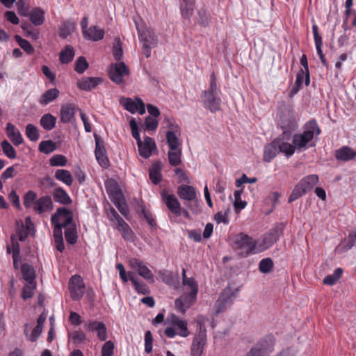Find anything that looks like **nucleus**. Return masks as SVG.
I'll return each instance as SVG.
<instances>
[{
    "label": "nucleus",
    "mask_w": 356,
    "mask_h": 356,
    "mask_svg": "<svg viewBox=\"0 0 356 356\" xmlns=\"http://www.w3.org/2000/svg\"><path fill=\"white\" fill-rule=\"evenodd\" d=\"M65 236L66 241L70 243L74 244L76 242L77 236L74 227H69L66 228L65 232Z\"/></svg>",
    "instance_id": "052dcab7"
},
{
    "label": "nucleus",
    "mask_w": 356,
    "mask_h": 356,
    "mask_svg": "<svg viewBox=\"0 0 356 356\" xmlns=\"http://www.w3.org/2000/svg\"><path fill=\"white\" fill-rule=\"evenodd\" d=\"M38 214L51 212L54 209V203L51 197L49 195L42 196L35 202L33 207Z\"/></svg>",
    "instance_id": "dca6fc26"
},
{
    "label": "nucleus",
    "mask_w": 356,
    "mask_h": 356,
    "mask_svg": "<svg viewBox=\"0 0 356 356\" xmlns=\"http://www.w3.org/2000/svg\"><path fill=\"white\" fill-rule=\"evenodd\" d=\"M234 198H235L234 205L236 211L238 212V211H240V210L244 209L246 207L247 203H246V202L241 200V197L242 195V191H240V190L236 191L234 192Z\"/></svg>",
    "instance_id": "3c124183"
},
{
    "label": "nucleus",
    "mask_w": 356,
    "mask_h": 356,
    "mask_svg": "<svg viewBox=\"0 0 356 356\" xmlns=\"http://www.w3.org/2000/svg\"><path fill=\"white\" fill-rule=\"evenodd\" d=\"M15 39L22 49H23L28 54H32L34 52V49L31 43L23 39L21 36L16 35Z\"/></svg>",
    "instance_id": "49530a36"
},
{
    "label": "nucleus",
    "mask_w": 356,
    "mask_h": 356,
    "mask_svg": "<svg viewBox=\"0 0 356 356\" xmlns=\"http://www.w3.org/2000/svg\"><path fill=\"white\" fill-rule=\"evenodd\" d=\"M21 271L24 280L28 283L35 282V273L32 266L28 264H23L21 266Z\"/></svg>",
    "instance_id": "4c0bfd02"
},
{
    "label": "nucleus",
    "mask_w": 356,
    "mask_h": 356,
    "mask_svg": "<svg viewBox=\"0 0 356 356\" xmlns=\"http://www.w3.org/2000/svg\"><path fill=\"white\" fill-rule=\"evenodd\" d=\"M74 56V51L72 47L67 45L60 54V60L62 63L71 62Z\"/></svg>",
    "instance_id": "37998d69"
},
{
    "label": "nucleus",
    "mask_w": 356,
    "mask_h": 356,
    "mask_svg": "<svg viewBox=\"0 0 356 356\" xmlns=\"http://www.w3.org/2000/svg\"><path fill=\"white\" fill-rule=\"evenodd\" d=\"M195 0H181L180 2V10L183 18L190 19L193 14Z\"/></svg>",
    "instance_id": "2f4dec72"
},
{
    "label": "nucleus",
    "mask_w": 356,
    "mask_h": 356,
    "mask_svg": "<svg viewBox=\"0 0 356 356\" xmlns=\"http://www.w3.org/2000/svg\"><path fill=\"white\" fill-rule=\"evenodd\" d=\"M113 54L116 60H121L123 55V50L122 44L119 38L115 40V43L113 47Z\"/></svg>",
    "instance_id": "6e6d98bb"
},
{
    "label": "nucleus",
    "mask_w": 356,
    "mask_h": 356,
    "mask_svg": "<svg viewBox=\"0 0 356 356\" xmlns=\"http://www.w3.org/2000/svg\"><path fill=\"white\" fill-rule=\"evenodd\" d=\"M172 323L176 326L177 334L182 337H187L190 334L188 329L187 322L176 316H172Z\"/></svg>",
    "instance_id": "cd10ccee"
},
{
    "label": "nucleus",
    "mask_w": 356,
    "mask_h": 356,
    "mask_svg": "<svg viewBox=\"0 0 356 356\" xmlns=\"http://www.w3.org/2000/svg\"><path fill=\"white\" fill-rule=\"evenodd\" d=\"M51 221L52 224H60L64 228L74 227L73 214L65 207H60L51 216Z\"/></svg>",
    "instance_id": "9b49d317"
},
{
    "label": "nucleus",
    "mask_w": 356,
    "mask_h": 356,
    "mask_svg": "<svg viewBox=\"0 0 356 356\" xmlns=\"http://www.w3.org/2000/svg\"><path fill=\"white\" fill-rule=\"evenodd\" d=\"M321 134V129L316 120L312 119L304 125V131L300 134H296L293 136V144L296 149L301 152L307 148L314 136Z\"/></svg>",
    "instance_id": "f03ea898"
},
{
    "label": "nucleus",
    "mask_w": 356,
    "mask_h": 356,
    "mask_svg": "<svg viewBox=\"0 0 356 356\" xmlns=\"http://www.w3.org/2000/svg\"><path fill=\"white\" fill-rule=\"evenodd\" d=\"M273 266V262L270 258H265L260 261L259 269L263 273H269Z\"/></svg>",
    "instance_id": "8fccbe9b"
},
{
    "label": "nucleus",
    "mask_w": 356,
    "mask_h": 356,
    "mask_svg": "<svg viewBox=\"0 0 356 356\" xmlns=\"http://www.w3.org/2000/svg\"><path fill=\"white\" fill-rule=\"evenodd\" d=\"M55 178L67 186H71L73 183V177L70 172L65 169L57 170L55 172Z\"/></svg>",
    "instance_id": "e433bc0d"
},
{
    "label": "nucleus",
    "mask_w": 356,
    "mask_h": 356,
    "mask_svg": "<svg viewBox=\"0 0 356 356\" xmlns=\"http://www.w3.org/2000/svg\"><path fill=\"white\" fill-rule=\"evenodd\" d=\"M103 82L100 77H83L78 81L77 87L84 91H90L96 88Z\"/></svg>",
    "instance_id": "aec40b11"
},
{
    "label": "nucleus",
    "mask_w": 356,
    "mask_h": 356,
    "mask_svg": "<svg viewBox=\"0 0 356 356\" xmlns=\"http://www.w3.org/2000/svg\"><path fill=\"white\" fill-rule=\"evenodd\" d=\"M140 155L143 158L147 159L151 156L152 150L156 148L154 140L150 137H145L144 143L141 142L140 145H138Z\"/></svg>",
    "instance_id": "4be33fe9"
},
{
    "label": "nucleus",
    "mask_w": 356,
    "mask_h": 356,
    "mask_svg": "<svg viewBox=\"0 0 356 356\" xmlns=\"http://www.w3.org/2000/svg\"><path fill=\"white\" fill-rule=\"evenodd\" d=\"M161 196L168 209L176 216H180L181 207L178 199L174 195L167 194L165 191L162 192Z\"/></svg>",
    "instance_id": "a211bd4d"
},
{
    "label": "nucleus",
    "mask_w": 356,
    "mask_h": 356,
    "mask_svg": "<svg viewBox=\"0 0 356 356\" xmlns=\"http://www.w3.org/2000/svg\"><path fill=\"white\" fill-rule=\"evenodd\" d=\"M1 147L3 153L9 159H15L16 157V152L15 149L6 140L1 143Z\"/></svg>",
    "instance_id": "603ef678"
},
{
    "label": "nucleus",
    "mask_w": 356,
    "mask_h": 356,
    "mask_svg": "<svg viewBox=\"0 0 356 356\" xmlns=\"http://www.w3.org/2000/svg\"><path fill=\"white\" fill-rule=\"evenodd\" d=\"M184 293L175 302V308L181 314H185L186 311L189 309L196 301L198 293V285L195 280L190 277L185 280L183 284Z\"/></svg>",
    "instance_id": "f257e3e1"
},
{
    "label": "nucleus",
    "mask_w": 356,
    "mask_h": 356,
    "mask_svg": "<svg viewBox=\"0 0 356 356\" xmlns=\"http://www.w3.org/2000/svg\"><path fill=\"white\" fill-rule=\"evenodd\" d=\"M153 338L149 330L147 331L145 334V350L147 353L152 351Z\"/></svg>",
    "instance_id": "69168bd1"
},
{
    "label": "nucleus",
    "mask_w": 356,
    "mask_h": 356,
    "mask_svg": "<svg viewBox=\"0 0 356 356\" xmlns=\"http://www.w3.org/2000/svg\"><path fill=\"white\" fill-rule=\"evenodd\" d=\"M74 115V106L68 104L62 106L60 109V121L63 123L70 122Z\"/></svg>",
    "instance_id": "f704fd0d"
},
{
    "label": "nucleus",
    "mask_w": 356,
    "mask_h": 356,
    "mask_svg": "<svg viewBox=\"0 0 356 356\" xmlns=\"http://www.w3.org/2000/svg\"><path fill=\"white\" fill-rule=\"evenodd\" d=\"M18 13L24 17H28L29 12V0H18Z\"/></svg>",
    "instance_id": "4d7b16f0"
},
{
    "label": "nucleus",
    "mask_w": 356,
    "mask_h": 356,
    "mask_svg": "<svg viewBox=\"0 0 356 356\" xmlns=\"http://www.w3.org/2000/svg\"><path fill=\"white\" fill-rule=\"evenodd\" d=\"M274 337L268 335L258 341L245 356H268L273 350Z\"/></svg>",
    "instance_id": "39448f33"
},
{
    "label": "nucleus",
    "mask_w": 356,
    "mask_h": 356,
    "mask_svg": "<svg viewBox=\"0 0 356 356\" xmlns=\"http://www.w3.org/2000/svg\"><path fill=\"white\" fill-rule=\"evenodd\" d=\"M277 153V140L275 139L264 147L263 159L265 162L269 163L276 156Z\"/></svg>",
    "instance_id": "bb28decb"
},
{
    "label": "nucleus",
    "mask_w": 356,
    "mask_h": 356,
    "mask_svg": "<svg viewBox=\"0 0 356 356\" xmlns=\"http://www.w3.org/2000/svg\"><path fill=\"white\" fill-rule=\"evenodd\" d=\"M120 104L131 113H135L138 112L140 115H143L145 113V105L143 100L136 97L135 101L131 98L122 97L120 100Z\"/></svg>",
    "instance_id": "ddd939ff"
},
{
    "label": "nucleus",
    "mask_w": 356,
    "mask_h": 356,
    "mask_svg": "<svg viewBox=\"0 0 356 356\" xmlns=\"http://www.w3.org/2000/svg\"><path fill=\"white\" fill-rule=\"evenodd\" d=\"M114 347V343L111 341H107L102 346V355L112 356L113 354Z\"/></svg>",
    "instance_id": "e2e57ef3"
},
{
    "label": "nucleus",
    "mask_w": 356,
    "mask_h": 356,
    "mask_svg": "<svg viewBox=\"0 0 356 356\" xmlns=\"http://www.w3.org/2000/svg\"><path fill=\"white\" fill-rule=\"evenodd\" d=\"M67 162V160L66 157L61 154L54 155L49 159V164L51 166H65Z\"/></svg>",
    "instance_id": "864d4df0"
},
{
    "label": "nucleus",
    "mask_w": 356,
    "mask_h": 356,
    "mask_svg": "<svg viewBox=\"0 0 356 356\" xmlns=\"http://www.w3.org/2000/svg\"><path fill=\"white\" fill-rule=\"evenodd\" d=\"M56 122V118L50 113L44 114L40 119L41 126L47 131L54 128Z\"/></svg>",
    "instance_id": "79ce46f5"
},
{
    "label": "nucleus",
    "mask_w": 356,
    "mask_h": 356,
    "mask_svg": "<svg viewBox=\"0 0 356 356\" xmlns=\"http://www.w3.org/2000/svg\"><path fill=\"white\" fill-rule=\"evenodd\" d=\"M220 90L217 86V80L214 73L210 76V84L208 90H204L202 94V101L204 106L211 112H216L220 109L221 99Z\"/></svg>",
    "instance_id": "7ed1b4c3"
},
{
    "label": "nucleus",
    "mask_w": 356,
    "mask_h": 356,
    "mask_svg": "<svg viewBox=\"0 0 356 356\" xmlns=\"http://www.w3.org/2000/svg\"><path fill=\"white\" fill-rule=\"evenodd\" d=\"M162 164L161 162L153 163L149 170V177L151 181L154 184H158L161 181L162 175L161 173Z\"/></svg>",
    "instance_id": "473e14b6"
},
{
    "label": "nucleus",
    "mask_w": 356,
    "mask_h": 356,
    "mask_svg": "<svg viewBox=\"0 0 356 356\" xmlns=\"http://www.w3.org/2000/svg\"><path fill=\"white\" fill-rule=\"evenodd\" d=\"M88 67V63L86 58L80 56L76 61L75 71L79 74H83L85 70Z\"/></svg>",
    "instance_id": "bf43d9fd"
},
{
    "label": "nucleus",
    "mask_w": 356,
    "mask_h": 356,
    "mask_svg": "<svg viewBox=\"0 0 356 356\" xmlns=\"http://www.w3.org/2000/svg\"><path fill=\"white\" fill-rule=\"evenodd\" d=\"M86 330L90 332H96L97 337L101 341H105L107 338L106 328L102 322H90L86 325Z\"/></svg>",
    "instance_id": "5701e85b"
},
{
    "label": "nucleus",
    "mask_w": 356,
    "mask_h": 356,
    "mask_svg": "<svg viewBox=\"0 0 356 356\" xmlns=\"http://www.w3.org/2000/svg\"><path fill=\"white\" fill-rule=\"evenodd\" d=\"M137 29L143 44L150 45V47H155L157 45L158 40L153 31L150 29L142 30L138 25Z\"/></svg>",
    "instance_id": "412c9836"
},
{
    "label": "nucleus",
    "mask_w": 356,
    "mask_h": 356,
    "mask_svg": "<svg viewBox=\"0 0 356 356\" xmlns=\"http://www.w3.org/2000/svg\"><path fill=\"white\" fill-rule=\"evenodd\" d=\"M75 27L76 24L74 22L72 21L65 22L59 29V36L63 38H66L74 31Z\"/></svg>",
    "instance_id": "ea45409f"
},
{
    "label": "nucleus",
    "mask_w": 356,
    "mask_h": 356,
    "mask_svg": "<svg viewBox=\"0 0 356 356\" xmlns=\"http://www.w3.org/2000/svg\"><path fill=\"white\" fill-rule=\"evenodd\" d=\"M300 64L303 66L305 70H303L305 72V83L306 86H309L310 83V79H309V68H308V62H307V58L306 55L303 54L300 58Z\"/></svg>",
    "instance_id": "0e129e2a"
},
{
    "label": "nucleus",
    "mask_w": 356,
    "mask_h": 356,
    "mask_svg": "<svg viewBox=\"0 0 356 356\" xmlns=\"http://www.w3.org/2000/svg\"><path fill=\"white\" fill-rule=\"evenodd\" d=\"M60 92L56 88H51L45 91L40 97L39 103L42 105H47L59 96Z\"/></svg>",
    "instance_id": "7c9ffc66"
},
{
    "label": "nucleus",
    "mask_w": 356,
    "mask_h": 356,
    "mask_svg": "<svg viewBox=\"0 0 356 356\" xmlns=\"http://www.w3.org/2000/svg\"><path fill=\"white\" fill-rule=\"evenodd\" d=\"M234 297L231 289H225L220 294L218 300L216 301L213 310L216 314L225 312L229 308L234 302Z\"/></svg>",
    "instance_id": "6e6552de"
},
{
    "label": "nucleus",
    "mask_w": 356,
    "mask_h": 356,
    "mask_svg": "<svg viewBox=\"0 0 356 356\" xmlns=\"http://www.w3.org/2000/svg\"><path fill=\"white\" fill-rule=\"evenodd\" d=\"M181 149H169L168 152V159L169 163L172 166H178L181 163Z\"/></svg>",
    "instance_id": "58836bf2"
},
{
    "label": "nucleus",
    "mask_w": 356,
    "mask_h": 356,
    "mask_svg": "<svg viewBox=\"0 0 356 356\" xmlns=\"http://www.w3.org/2000/svg\"><path fill=\"white\" fill-rule=\"evenodd\" d=\"M37 200L36 193L33 191H29L23 197V203L26 208L29 209L33 207Z\"/></svg>",
    "instance_id": "c03bdc74"
},
{
    "label": "nucleus",
    "mask_w": 356,
    "mask_h": 356,
    "mask_svg": "<svg viewBox=\"0 0 356 356\" xmlns=\"http://www.w3.org/2000/svg\"><path fill=\"white\" fill-rule=\"evenodd\" d=\"M356 156V152L348 146H343L335 152V157L337 159L348 161L353 159Z\"/></svg>",
    "instance_id": "a878e982"
},
{
    "label": "nucleus",
    "mask_w": 356,
    "mask_h": 356,
    "mask_svg": "<svg viewBox=\"0 0 356 356\" xmlns=\"http://www.w3.org/2000/svg\"><path fill=\"white\" fill-rule=\"evenodd\" d=\"M30 21L35 26H40L44 22V12L39 7H35L29 12Z\"/></svg>",
    "instance_id": "c85d7f7f"
},
{
    "label": "nucleus",
    "mask_w": 356,
    "mask_h": 356,
    "mask_svg": "<svg viewBox=\"0 0 356 356\" xmlns=\"http://www.w3.org/2000/svg\"><path fill=\"white\" fill-rule=\"evenodd\" d=\"M26 135L32 141L38 140L40 137L37 127L32 124H29L26 125Z\"/></svg>",
    "instance_id": "de8ad7c7"
},
{
    "label": "nucleus",
    "mask_w": 356,
    "mask_h": 356,
    "mask_svg": "<svg viewBox=\"0 0 356 356\" xmlns=\"http://www.w3.org/2000/svg\"><path fill=\"white\" fill-rule=\"evenodd\" d=\"M129 264L131 269L137 271L139 275L152 283L154 282L152 273L142 261L132 258L129 260Z\"/></svg>",
    "instance_id": "4468645a"
},
{
    "label": "nucleus",
    "mask_w": 356,
    "mask_h": 356,
    "mask_svg": "<svg viewBox=\"0 0 356 356\" xmlns=\"http://www.w3.org/2000/svg\"><path fill=\"white\" fill-rule=\"evenodd\" d=\"M128 275L129 280L132 282L138 293L143 295L149 293L147 285L143 282H139L136 276L133 273L128 272Z\"/></svg>",
    "instance_id": "c9c22d12"
},
{
    "label": "nucleus",
    "mask_w": 356,
    "mask_h": 356,
    "mask_svg": "<svg viewBox=\"0 0 356 356\" xmlns=\"http://www.w3.org/2000/svg\"><path fill=\"white\" fill-rule=\"evenodd\" d=\"M106 188L109 195L120 191L118 184L113 180L106 182Z\"/></svg>",
    "instance_id": "774afa93"
},
{
    "label": "nucleus",
    "mask_w": 356,
    "mask_h": 356,
    "mask_svg": "<svg viewBox=\"0 0 356 356\" xmlns=\"http://www.w3.org/2000/svg\"><path fill=\"white\" fill-rule=\"evenodd\" d=\"M6 132L8 137L11 140L15 145L19 146L23 143L24 139L22 134L19 130L10 122L6 124Z\"/></svg>",
    "instance_id": "393cba45"
},
{
    "label": "nucleus",
    "mask_w": 356,
    "mask_h": 356,
    "mask_svg": "<svg viewBox=\"0 0 356 356\" xmlns=\"http://www.w3.org/2000/svg\"><path fill=\"white\" fill-rule=\"evenodd\" d=\"M116 228L122 234V236L125 239L132 238L133 232L124 220H122L121 223H120L118 225H116Z\"/></svg>",
    "instance_id": "a18cd8bd"
},
{
    "label": "nucleus",
    "mask_w": 356,
    "mask_h": 356,
    "mask_svg": "<svg viewBox=\"0 0 356 356\" xmlns=\"http://www.w3.org/2000/svg\"><path fill=\"white\" fill-rule=\"evenodd\" d=\"M306 193L307 192L305 191V189H303L302 186H299V184L298 183L293 190L291 194L290 195L289 202L290 203L295 201L300 197L305 195Z\"/></svg>",
    "instance_id": "13d9d810"
},
{
    "label": "nucleus",
    "mask_w": 356,
    "mask_h": 356,
    "mask_svg": "<svg viewBox=\"0 0 356 356\" xmlns=\"http://www.w3.org/2000/svg\"><path fill=\"white\" fill-rule=\"evenodd\" d=\"M285 225L280 223L273 227L268 233L257 241V252H261L271 247L282 235Z\"/></svg>",
    "instance_id": "20e7f679"
},
{
    "label": "nucleus",
    "mask_w": 356,
    "mask_h": 356,
    "mask_svg": "<svg viewBox=\"0 0 356 356\" xmlns=\"http://www.w3.org/2000/svg\"><path fill=\"white\" fill-rule=\"evenodd\" d=\"M129 125L131 129L132 136L136 139L137 142V145H140L141 144L142 140L140 137V134L138 129V126L136 120L134 119H131L129 122Z\"/></svg>",
    "instance_id": "680f3d73"
},
{
    "label": "nucleus",
    "mask_w": 356,
    "mask_h": 356,
    "mask_svg": "<svg viewBox=\"0 0 356 356\" xmlns=\"http://www.w3.org/2000/svg\"><path fill=\"white\" fill-rule=\"evenodd\" d=\"M69 289L74 300H79L82 298L85 291V284L79 275H73L70 278Z\"/></svg>",
    "instance_id": "f8f14e48"
},
{
    "label": "nucleus",
    "mask_w": 356,
    "mask_h": 356,
    "mask_svg": "<svg viewBox=\"0 0 356 356\" xmlns=\"http://www.w3.org/2000/svg\"><path fill=\"white\" fill-rule=\"evenodd\" d=\"M236 248L242 250L247 254L258 253L257 243L247 234L241 233L235 238Z\"/></svg>",
    "instance_id": "9d476101"
},
{
    "label": "nucleus",
    "mask_w": 356,
    "mask_h": 356,
    "mask_svg": "<svg viewBox=\"0 0 356 356\" xmlns=\"http://www.w3.org/2000/svg\"><path fill=\"white\" fill-rule=\"evenodd\" d=\"M177 193L181 200L188 202H193L197 197L195 188L187 184H182L178 186Z\"/></svg>",
    "instance_id": "6ab92c4d"
},
{
    "label": "nucleus",
    "mask_w": 356,
    "mask_h": 356,
    "mask_svg": "<svg viewBox=\"0 0 356 356\" xmlns=\"http://www.w3.org/2000/svg\"><path fill=\"white\" fill-rule=\"evenodd\" d=\"M145 127L149 131H154L156 129L159 122L156 119L149 116L147 117L145 121Z\"/></svg>",
    "instance_id": "338daca9"
},
{
    "label": "nucleus",
    "mask_w": 356,
    "mask_h": 356,
    "mask_svg": "<svg viewBox=\"0 0 356 356\" xmlns=\"http://www.w3.org/2000/svg\"><path fill=\"white\" fill-rule=\"evenodd\" d=\"M104 33V29L97 26H91L87 31H84L83 35L86 39L96 42L103 39Z\"/></svg>",
    "instance_id": "b1692460"
},
{
    "label": "nucleus",
    "mask_w": 356,
    "mask_h": 356,
    "mask_svg": "<svg viewBox=\"0 0 356 356\" xmlns=\"http://www.w3.org/2000/svg\"><path fill=\"white\" fill-rule=\"evenodd\" d=\"M207 343V330L204 325L200 324L195 334L191 347V356H202Z\"/></svg>",
    "instance_id": "423d86ee"
},
{
    "label": "nucleus",
    "mask_w": 356,
    "mask_h": 356,
    "mask_svg": "<svg viewBox=\"0 0 356 356\" xmlns=\"http://www.w3.org/2000/svg\"><path fill=\"white\" fill-rule=\"evenodd\" d=\"M56 147V144L51 140L42 141L39 145V150L45 154L53 152Z\"/></svg>",
    "instance_id": "09e8293b"
},
{
    "label": "nucleus",
    "mask_w": 356,
    "mask_h": 356,
    "mask_svg": "<svg viewBox=\"0 0 356 356\" xmlns=\"http://www.w3.org/2000/svg\"><path fill=\"white\" fill-rule=\"evenodd\" d=\"M53 197L56 202L64 205H68L72 203L70 195L61 187H58L54 191Z\"/></svg>",
    "instance_id": "c756f323"
},
{
    "label": "nucleus",
    "mask_w": 356,
    "mask_h": 356,
    "mask_svg": "<svg viewBox=\"0 0 356 356\" xmlns=\"http://www.w3.org/2000/svg\"><path fill=\"white\" fill-rule=\"evenodd\" d=\"M36 287L35 282L28 283L23 287L22 297L24 300L31 298Z\"/></svg>",
    "instance_id": "5fc2aeb1"
},
{
    "label": "nucleus",
    "mask_w": 356,
    "mask_h": 356,
    "mask_svg": "<svg viewBox=\"0 0 356 356\" xmlns=\"http://www.w3.org/2000/svg\"><path fill=\"white\" fill-rule=\"evenodd\" d=\"M129 68L124 62H118L110 65L109 78L116 84L123 83L124 78L129 76Z\"/></svg>",
    "instance_id": "1a4fd4ad"
},
{
    "label": "nucleus",
    "mask_w": 356,
    "mask_h": 356,
    "mask_svg": "<svg viewBox=\"0 0 356 356\" xmlns=\"http://www.w3.org/2000/svg\"><path fill=\"white\" fill-rule=\"evenodd\" d=\"M95 139L96 145L95 154L97 161L102 167L106 168L108 166L109 161L106 154L104 143L97 135H95Z\"/></svg>",
    "instance_id": "f3484780"
},
{
    "label": "nucleus",
    "mask_w": 356,
    "mask_h": 356,
    "mask_svg": "<svg viewBox=\"0 0 356 356\" xmlns=\"http://www.w3.org/2000/svg\"><path fill=\"white\" fill-rule=\"evenodd\" d=\"M279 124L283 131V134L289 137L291 132L298 128V124L294 112L291 110H285L280 115Z\"/></svg>",
    "instance_id": "0eeeda50"
},
{
    "label": "nucleus",
    "mask_w": 356,
    "mask_h": 356,
    "mask_svg": "<svg viewBox=\"0 0 356 356\" xmlns=\"http://www.w3.org/2000/svg\"><path fill=\"white\" fill-rule=\"evenodd\" d=\"M318 182V176L310 175L302 178L299 182V186H302L305 191H311Z\"/></svg>",
    "instance_id": "72a5a7b5"
},
{
    "label": "nucleus",
    "mask_w": 356,
    "mask_h": 356,
    "mask_svg": "<svg viewBox=\"0 0 356 356\" xmlns=\"http://www.w3.org/2000/svg\"><path fill=\"white\" fill-rule=\"evenodd\" d=\"M277 140L278 152L284 153L287 157H290L295 152V147L293 144L291 145L289 143L282 141L280 139H276Z\"/></svg>",
    "instance_id": "a19ab883"
},
{
    "label": "nucleus",
    "mask_w": 356,
    "mask_h": 356,
    "mask_svg": "<svg viewBox=\"0 0 356 356\" xmlns=\"http://www.w3.org/2000/svg\"><path fill=\"white\" fill-rule=\"evenodd\" d=\"M168 127L170 130L166 132V140L170 149L175 150V149H181V140L176 134V133L179 131L178 125L168 120Z\"/></svg>",
    "instance_id": "2eb2a0df"
}]
</instances>
